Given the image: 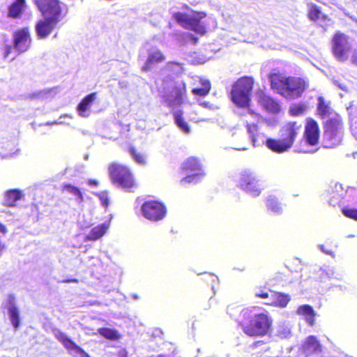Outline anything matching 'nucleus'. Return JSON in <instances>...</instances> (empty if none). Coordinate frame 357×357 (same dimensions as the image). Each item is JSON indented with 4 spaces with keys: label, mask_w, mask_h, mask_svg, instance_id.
<instances>
[{
    "label": "nucleus",
    "mask_w": 357,
    "mask_h": 357,
    "mask_svg": "<svg viewBox=\"0 0 357 357\" xmlns=\"http://www.w3.org/2000/svg\"><path fill=\"white\" fill-rule=\"evenodd\" d=\"M248 114L252 119L247 121V132L250 135L253 146L257 147L266 143V146L276 153L287 151L293 145L298 135L301 132V124L289 122L280 130V139L269 138L265 140L264 135L258 130L257 123L262 117L250 109H247Z\"/></svg>",
    "instance_id": "obj_1"
},
{
    "label": "nucleus",
    "mask_w": 357,
    "mask_h": 357,
    "mask_svg": "<svg viewBox=\"0 0 357 357\" xmlns=\"http://www.w3.org/2000/svg\"><path fill=\"white\" fill-rule=\"evenodd\" d=\"M43 18L36 24L38 38H46L61 20V8L58 0H35Z\"/></svg>",
    "instance_id": "obj_2"
},
{
    "label": "nucleus",
    "mask_w": 357,
    "mask_h": 357,
    "mask_svg": "<svg viewBox=\"0 0 357 357\" xmlns=\"http://www.w3.org/2000/svg\"><path fill=\"white\" fill-rule=\"evenodd\" d=\"M257 307L243 309L241 315L243 320L241 326L243 331L250 337H263L272 329L273 320L268 314L258 312Z\"/></svg>",
    "instance_id": "obj_3"
},
{
    "label": "nucleus",
    "mask_w": 357,
    "mask_h": 357,
    "mask_svg": "<svg viewBox=\"0 0 357 357\" xmlns=\"http://www.w3.org/2000/svg\"><path fill=\"white\" fill-rule=\"evenodd\" d=\"M271 86L286 99L292 100L301 96L308 83L300 77L274 75L271 77Z\"/></svg>",
    "instance_id": "obj_4"
},
{
    "label": "nucleus",
    "mask_w": 357,
    "mask_h": 357,
    "mask_svg": "<svg viewBox=\"0 0 357 357\" xmlns=\"http://www.w3.org/2000/svg\"><path fill=\"white\" fill-rule=\"evenodd\" d=\"M254 81L252 77H244L236 81L231 90L232 101L240 107L248 106Z\"/></svg>",
    "instance_id": "obj_5"
},
{
    "label": "nucleus",
    "mask_w": 357,
    "mask_h": 357,
    "mask_svg": "<svg viewBox=\"0 0 357 357\" xmlns=\"http://www.w3.org/2000/svg\"><path fill=\"white\" fill-rule=\"evenodd\" d=\"M109 173L112 182L124 189L130 190L135 186V182L130 169L118 163L109 167Z\"/></svg>",
    "instance_id": "obj_6"
},
{
    "label": "nucleus",
    "mask_w": 357,
    "mask_h": 357,
    "mask_svg": "<svg viewBox=\"0 0 357 357\" xmlns=\"http://www.w3.org/2000/svg\"><path fill=\"white\" fill-rule=\"evenodd\" d=\"M238 187L253 197H258L261 192V188L255 173L250 169H244L239 173Z\"/></svg>",
    "instance_id": "obj_7"
},
{
    "label": "nucleus",
    "mask_w": 357,
    "mask_h": 357,
    "mask_svg": "<svg viewBox=\"0 0 357 357\" xmlns=\"http://www.w3.org/2000/svg\"><path fill=\"white\" fill-rule=\"evenodd\" d=\"M185 84L182 81L178 82H171L169 85L164 86V99L167 105L174 110V107L183 102V96L185 94Z\"/></svg>",
    "instance_id": "obj_8"
},
{
    "label": "nucleus",
    "mask_w": 357,
    "mask_h": 357,
    "mask_svg": "<svg viewBox=\"0 0 357 357\" xmlns=\"http://www.w3.org/2000/svg\"><path fill=\"white\" fill-rule=\"evenodd\" d=\"M342 125L338 115H335L333 118L326 121L324 132L326 146L333 147L340 143L342 137Z\"/></svg>",
    "instance_id": "obj_9"
},
{
    "label": "nucleus",
    "mask_w": 357,
    "mask_h": 357,
    "mask_svg": "<svg viewBox=\"0 0 357 357\" xmlns=\"http://www.w3.org/2000/svg\"><path fill=\"white\" fill-rule=\"evenodd\" d=\"M174 19L184 28L192 30L199 34L205 33V27L201 22V20L205 17L202 13L186 14L176 13L174 15Z\"/></svg>",
    "instance_id": "obj_10"
},
{
    "label": "nucleus",
    "mask_w": 357,
    "mask_h": 357,
    "mask_svg": "<svg viewBox=\"0 0 357 357\" xmlns=\"http://www.w3.org/2000/svg\"><path fill=\"white\" fill-rule=\"evenodd\" d=\"M183 169L186 176L181 180V184L185 185L188 183H196L200 181L204 174L202 165L195 158H189L183 165Z\"/></svg>",
    "instance_id": "obj_11"
},
{
    "label": "nucleus",
    "mask_w": 357,
    "mask_h": 357,
    "mask_svg": "<svg viewBox=\"0 0 357 357\" xmlns=\"http://www.w3.org/2000/svg\"><path fill=\"white\" fill-rule=\"evenodd\" d=\"M352 43L343 33H336L333 39V52L339 61H347L351 52Z\"/></svg>",
    "instance_id": "obj_12"
},
{
    "label": "nucleus",
    "mask_w": 357,
    "mask_h": 357,
    "mask_svg": "<svg viewBox=\"0 0 357 357\" xmlns=\"http://www.w3.org/2000/svg\"><path fill=\"white\" fill-rule=\"evenodd\" d=\"M319 130L318 124L313 119H307L305 128L304 145H301L299 151L303 153H314L317 149H310L307 145L315 146L318 144Z\"/></svg>",
    "instance_id": "obj_13"
},
{
    "label": "nucleus",
    "mask_w": 357,
    "mask_h": 357,
    "mask_svg": "<svg viewBox=\"0 0 357 357\" xmlns=\"http://www.w3.org/2000/svg\"><path fill=\"white\" fill-rule=\"evenodd\" d=\"M143 215L151 221L162 220L166 214V208L160 202L157 201H147L141 208Z\"/></svg>",
    "instance_id": "obj_14"
},
{
    "label": "nucleus",
    "mask_w": 357,
    "mask_h": 357,
    "mask_svg": "<svg viewBox=\"0 0 357 357\" xmlns=\"http://www.w3.org/2000/svg\"><path fill=\"white\" fill-rule=\"evenodd\" d=\"M53 334L63 346L67 349L68 353L75 357H89L80 347L76 344L66 334L59 329H54Z\"/></svg>",
    "instance_id": "obj_15"
},
{
    "label": "nucleus",
    "mask_w": 357,
    "mask_h": 357,
    "mask_svg": "<svg viewBox=\"0 0 357 357\" xmlns=\"http://www.w3.org/2000/svg\"><path fill=\"white\" fill-rule=\"evenodd\" d=\"M301 352L304 357H322V346L315 336L310 335L303 341Z\"/></svg>",
    "instance_id": "obj_16"
},
{
    "label": "nucleus",
    "mask_w": 357,
    "mask_h": 357,
    "mask_svg": "<svg viewBox=\"0 0 357 357\" xmlns=\"http://www.w3.org/2000/svg\"><path fill=\"white\" fill-rule=\"evenodd\" d=\"M147 53L146 61L142 68L143 71L150 70L153 66L165 60V56L157 47L151 46L147 48Z\"/></svg>",
    "instance_id": "obj_17"
},
{
    "label": "nucleus",
    "mask_w": 357,
    "mask_h": 357,
    "mask_svg": "<svg viewBox=\"0 0 357 357\" xmlns=\"http://www.w3.org/2000/svg\"><path fill=\"white\" fill-rule=\"evenodd\" d=\"M5 308L8 311L9 318L15 330L20 326V310L16 305L15 298L9 295L5 302Z\"/></svg>",
    "instance_id": "obj_18"
},
{
    "label": "nucleus",
    "mask_w": 357,
    "mask_h": 357,
    "mask_svg": "<svg viewBox=\"0 0 357 357\" xmlns=\"http://www.w3.org/2000/svg\"><path fill=\"white\" fill-rule=\"evenodd\" d=\"M15 49L20 53L27 50L31 43L29 32L27 29H22L14 34Z\"/></svg>",
    "instance_id": "obj_19"
},
{
    "label": "nucleus",
    "mask_w": 357,
    "mask_h": 357,
    "mask_svg": "<svg viewBox=\"0 0 357 357\" xmlns=\"http://www.w3.org/2000/svg\"><path fill=\"white\" fill-rule=\"evenodd\" d=\"M192 93L195 96H205L211 90V83L208 79L204 77H194Z\"/></svg>",
    "instance_id": "obj_20"
},
{
    "label": "nucleus",
    "mask_w": 357,
    "mask_h": 357,
    "mask_svg": "<svg viewBox=\"0 0 357 357\" xmlns=\"http://www.w3.org/2000/svg\"><path fill=\"white\" fill-rule=\"evenodd\" d=\"M259 104L268 112L278 113L280 109V105L275 100L263 93L258 95Z\"/></svg>",
    "instance_id": "obj_21"
},
{
    "label": "nucleus",
    "mask_w": 357,
    "mask_h": 357,
    "mask_svg": "<svg viewBox=\"0 0 357 357\" xmlns=\"http://www.w3.org/2000/svg\"><path fill=\"white\" fill-rule=\"evenodd\" d=\"M317 114L322 119L329 118V119L333 118L335 115H337L331 109L330 102L326 101L321 96L318 98Z\"/></svg>",
    "instance_id": "obj_22"
},
{
    "label": "nucleus",
    "mask_w": 357,
    "mask_h": 357,
    "mask_svg": "<svg viewBox=\"0 0 357 357\" xmlns=\"http://www.w3.org/2000/svg\"><path fill=\"white\" fill-rule=\"evenodd\" d=\"M96 97V93H92L86 96L78 105L77 111L79 114L82 117H87L89 115L88 112L93 102L95 100Z\"/></svg>",
    "instance_id": "obj_23"
},
{
    "label": "nucleus",
    "mask_w": 357,
    "mask_h": 357,
    "mask_svg": "<svg viewBox=\"0 0 357 357\" xmlns=\"http://www.w3.org/2000/svg\"><path fill=\"white\" fill-rule=\"evenodd\" d=\"M109 227V222H104L93 227L86 236V238L89 241H96L100 238L106 233Z\"/></svg>",
    "instance_id": "obj_24"
},
{
    "label": "nucleus",
    "mask_w": 357,
    "mask_h": 357,
    "mask_svg": "<svg viewBox=\"0 0 357 357\" xmlns=\"http://www.w3.org/2000/svg\"><path fill=\"white\" fill-rule=\"evenodd\" d=\"M296 312L298 314L303 317L309 325H314L315 312L311 306L308 305H301L298 307Z\"/></svg>",
    "instance_id": "obj_25"
},
{
    "label": "nucleus",
    "mask_w": 357,
    "mask_h": 357,
    "mask_svg": "<svg viewBox=\"0 0 357 357\" xmlns=\"http://www.w3.org/2000/svg\"><path fill=\"white\" fill-rule=\"evenodd\" d=\"M174 121L179 129L185 134L190 132V127L188 123L183 118V112L180 109H174L173 111Z\"/></svg>",
    "instance_id": "obj_26"
},
{
    "label": "nucleus",
    "mask_w": 357,
    "mask_h": 357,
    "mask_svg": "<svg viewBox=\"0 0 357 357\" xmlns=\"http://www.w3.org/2000/svg\"><path fill=\"white\" fill-rule=\"evenodd\" d=\"M22 197L23 193L20 190L15 189L8 190L5 195L4 203L9 206H15L16 202L22 199Z\"/></svg>",
    "instance_id": "obj_27"
},
{
    "label": "nucleus",
    "mask_w": 357,
    "mask_h": 357,
    "mask_svg": "<svg viewBox=\"0 0 357 357\" xmlns=\"http://www.w3.org/2000/svg\"><path fill=\"white\" fill-rule=\"evenodd\" d=\"M267 209L275 215H280L282 213V207L278 199L275 197L270 196L266 199Z\"/></svg>",
    "instance_id": "obj_28"
},
{
    "label": "nucleus",
    "mask_w": 357,
    "mask_h": 357,
    "mask_svg": "<svg viewBox=\"0 0 357 357\" xmlns=\"http://www.w3.org/2000/svg\"><path fill=\"white\" fill-rule=\"evenodd\" d=\"M63 192L71 195L78 204H81L83 201V195L80 190L70 184H64L63 187Z\"/></svg>",
    "instance_id": "obj_29"
},
{
    "label": "nucleus",
    "mask_w": 357,
    "mask_h": 357,
    "mask_svg": "<svg viewBox=\"0 0 357 357\" xmlns=\"http://www.w3.org/2000/svg\"><path fill=\"white\" fill-rule=\"evenodd\" d=\"M100 335L110 340H117L121 337L120 333L115 329L101 328L98 330Z\"/></svg>",
    "instance_id": "obj_30"
},
{
    "label": "nucleus",
    "mask_w": 357,
    "mask_h": 357,
    "mask_svg": "<svg viewBox=\"0 0 357 357\" xmlns=\"http://www.w3.org/2000/svg\"><path fill=\"white\" fill-rule=\"evenodd\" d=\"M24 6V0H15V1L9 7V16L13 17L19 16Z\"/></svg>",
    "instance_id": "obj_31"
},
{
    "label": "nucleus",
    "mask_w": 357,
    "mask_h": 357,
    "mask_svg": "<svg viewBox=\"0 0 357 357\" xmlns=\"http://www.w3.org/2000/svg\"><path fill=\"white\" fill-rule=\"evenodd\" d=\"M273 296L275 301L274 306L276 307H284L290 301V296L287 294L274 292Z\"/></svg>",
    "instance_id": "obj_32"
},
{
    "label": "nucleus",
    "mask_w": 357,
    "mask_h": 357,
    "mask_svg": "<svg viewBox=\"0 0 357 357\" xmlns=\"http://www.w3.org/2000/svg\"><path fill=\"white\" fill-rule=\"evenodd\" d=\"M307 5L308 9V16L312 20H317L324 17V14L321 13L319 8L317 5L312 3H308Z\"/></svg>",
    "instance_id": "obj_33"
},
{
    "label": "nucleus",
    "mask_w": 357,
    "mask_h": 357,
    "mask_svg": "<svg viewBox=\"0 0 357 357\" xmlns=\"http://www.w3.org/2000/svg\"><path fill=\"white\" fill-rule=\"evenodd\" d=\"M130 153L138 164L142 165L146 162V155L144 153L137 152L134 148H130Z\"/></svg>",
    "instance_id": "obj_34"
},
{
    "label": "nucleus",
    "mask_w": 357,
    "mask_h": 357,
    "mask_svg": "<svg viewBox=\"0 0 357 357\" xmlns=\"http://www.w3.org/2000/svg\"><path fill=\"white\" fill-rule=\"evenodd\" d=\"M291 333V330L289 326L287 325H281L279 326L277 334L281 338H287L289 336Z\"/></svg>",
    "instance_id": "obj_35"
},
{
    "label": "nucleus",
    "mask_w": 357,
    "mask_h": 357,
    "mask_svg": "<svg viewBox=\"0 0 357 357\" xmlns=\"http://www.w3.org/2000/svg\"><path fill=\"white\" fill-rule=\"evenodd\" d=\"M306 109L307 107L305 105H295L291 107L290 112L291 113L292 115L298 116L303 114L305 112Z\"/></svg>",
    "instance_id": "obj_36"
},
{
    "label": "nucleus",
    "mask_w": 357,
    "mask_h": 357,
    "mask_svg": "<svg viewBox=\"0 0 357 357\" xmlns=\"http://www.w3.org/2000/svg\"><path fill=\"white\" fill-rule=\"evenodd\" d=\"M343 214L349 218L357 220V209L356 208H344L342 210Z\"/></svg>",
    "instance_id": "obj_37"
},
{
    "label": "nucleus",
    "mask_w": 357,
    "mask_h": 357,
    "mask_svg": "<svg viewBox=\"0 0 357 357\" xmlns=\"http://www.w3.org/2000/svg\"><path fill=\"white\" fill-rule=\"evenodd\" d=\"M271 291L267 289H258L255 291V296L259 298H266Z\"/></svg>",
    "instance_id": "obj_38"
},
{
    "label": "nucleus",
    "mask_w": 357,
    "mask_h": 357,
    "mask_svg": "<svg viewBox=\"0 0 357 357\" xmlns=\"http://www.w3.org/2000/svg\"><path fill=\"white\" fill-rule=\"evenodd\" d=\"M99 198L101 201L102 204L107 207L109 205V197L107 192H101L98 195Z\"/></svg>",
    "instance_id": "obj_39"
},
{
    "label": "nucleus",
    "mask_w": 357,
    "mask_h": 357,
    "mask_svg": "<svg viewBox=\"0 0 357 357\" xmlns=\"http://www.w3.org/2000/svg\"><path fill=\"white\" fill-rule=\"evenodd\" d=\"M168 67L169 68H175V71L176 73H179L180 72L182 71V67L180 64L178 63H168Z\"/></svg>",
    "instance_id": "obj_40"
},
{
    "label": "nucleus",
    "mask_w": 357,
    "mask_h": 357,
    "mask_svg": "<svg viewBox=\"0 0 357 357\" xmlns=\"http://www.w3.org/2000/svg\"><path fill=\"white\" fill-rule=\"evenodd\" d=\"M273 294H274V292H271L268 294V297L266 298V301L264 302V304L269 305H273L274 306V301H275L273 299Z\"/></svg>",
    "instance_id": "obj_41"
},
{
    "label": "nucleus",
    "mask_w": 357,
    "mask_h": 357,
    "mask_svg": "<svg viewBox=\"0 0 357 357\" xmlns=\"http://www.w3.org/2000/svg\"><path fill=\"white\" fill-rule=\"evenodd\" d=\"M321 274H324L328 278H331L334 273L333 270L330 268H327L326 269H321Z\"/></svg>",
    "instance_id": "obj_42"
},
{
    "label": "nucleus",
    "mask_w": 357,
    "mask_h": 357,
    "mask_svg": "<svg viewBox=\"0 0 357 357\" xmlns=\"http://www.w3.org/2000/svg\"><path fill=\"white\" fill-rule=\"evenodd\" d=\"M351 54H352L351 57V61L352 63L357 66V50H353L351 49Z\"/></svg>",
    "instance_id": "obj_43"
},
{
    "label": "nucleus",
    "mask_w": 357,
    "mask_h": 357,
    "mask_svg": "<svg viewBox=\"0 0 357 357\" xmlns=\"http://www.w3.org/2000/svg\"><path fill=\"white\" fill-rule=\"evenodd\" d=\"M8 232V229L6 227L5 225H3V223L0 222V233H1L2 234H7Z\"/></svg>",
    "instance_id": "obj_44"
},
{
    "label": "nucleus",
    "mask_w": 357,
    "mask_h": 357,
    "mask_svg": "<svg viewBox=\"0 0 357 357\" xmlns=\"http://www.w3.org/2000/svg\"><path fill=\"white\" fill-rule=\"evenodd\" d=\"M319 248H320L322 252H324V253H326V254H327V255H332L333 252H331V251H330V250H326V248H324V245H319Z\"/></svg>",
    "instance_id": "obj_45"
},
{
    "label": "nucleus",
    "mask_w": 357,
    "mask_h": 357,
    "mask_svg": "<svg viewBox=\"0 0 357 357\" xmlns=\"http://www.w3.org/2000/svg\"><path fill=\"white\" fill-rule=\"evenodd\" d=\"M334 82H335V84L336 85H337V86H338L341 89H342V90H344V91H347V89L346 86H344V85H343V84H340L338 81L335 80Z\"/></svg>",
    "instance_id": "obj_46"
},
{
    "label": "nucleus",
    "mask_w": 357,
    "mask_h": 357,
    "mask_svg": "<svg viewBox=\"0 0 357 357\" xmlns=\"http://www.w3.org/2000/svg\"><path fill=\"white\" fill-rule=\"evenodd\" d=\"M206 61V59L204 58L199 59L197 61H192V62L195 64H202Z\"/></svg>",
    "instance_id": "obj_47"
},
{
    "label": "nucleus",
    "mask_w": 357,
    "mask_h": 357,
    "mask_svg": "<svg viewBox=\"0 0 357 357\" xmlns=\"http://www.w3.org/2000/svg\"><path fill=\"white\" fill-rule=\"evenodd\" d=\"M63 122L60 120H57V121H52V122H47L46 124L47 125H58V124H62Z\"/></svg>",
    "instance_id": "obj_48"
},
{
    "label": "nucleus",
    "mask_w": 357,
    "mask_h": 357,
    "mask_svg": "<svg viewBox=\"0 0 357 357\" xmlns=\"http://www.w3.org/2000/svg\"><path fill=\"white\" fill-rule=\"evenodd\" d=\"M98 183V182L96 180H89V184H90V185H97Z\"/></svg>",
    "instance_id": "obj_49"
},
{
    "label": "nucleus",
    "mask_w": 357,
    "mask_h": 357,
    "mask_svg": "<svg viewBox=\"0 0 357 357\" xmlns=\"http://www.w3.org/2000/svg\"><path fill=\"white\" fill-rule=\"evenodd\" d=\"M211 277L212 278V283H214L215 281L218 280V279L216 276L211 275Z\"/></svg>",
    "instance_id": "obj_50"
},
{
    "label": "nucleus",
    "mask_w": 357,
    "mask_h": 357,
    "mask_svg": "<svg viewBox=\"0 0 357 357\" xmlns=\"http://www.w3.org/2000/svg\"><path fill=\"white\" fill-rule=\"evenodd\" d=\"M190 38H191V40H192V43H193L194 44H195V43H196V42H197V38H195L193 36H192V35H190Z\"/></svg>",
    "instance_id": "obj_51"
},
{
    "label": "nucleus",
    "mask_w": 357,
    "mask_h": 357,
    "mask_svg": "<svg viewBox=\"0 0 357 357\" xmlns=\"http://www.w3.org/2000/svg\"><path fill=\"white\" fill-rule=\"evenodd\" d=\"M199 105H203V106H204V107H208V102H204H204H199Z\"/></svg>",
    "instance_id": "obj_52"
},
{
    "label": "nucleus",
    "mask_w": 357,
    "mask_h": 357,
    "mask_svg": "<svg viewBox=\"0 0 357 357\" xmlns=\"http://www.w3.org/2000/svg\"><path fill=\"white\" fill-rule=\"evenodd\" d=\"M47 93V92L46 91H43L41 92V94H40V96L41 97H44L45 96H46V94Z\"/></svg>",
    "instance_id": "obj_53"
},
{
    "label": "nucleus",
    "mask_w": 357,
    "mask_h": 357,
    "mask_svg": "<svg viewBox=\"0 0 357 357\" xmlns=\"http://www.w3.org/2000/svg\"><path fill=\"white\" fill-rule=\"evenodd\" d=\"M9 53H10V51L9 50H7L6 53V55H5V57L6 58H9Z\"/></svg>",
    "instance_id": "obj_54"
},
{
    "label": "nucleus",
    "mask_w": 357,
    "mask_h": 357,
    "mask_svg": "<svg viewBox=\"0 0 357 357\" xmlns=\"http://www.w3.org/2000/svg\"><path fill=\"white\" fill-rule=\"evenodd\" d=\"M91 225V222H89L87 224H85L84 226L86 227H89Z\"/></svg>",
    "instance_id": "obj_55"
},
{
    "label": "nucleus",
    "mask_w": 357,
    "mask_h": 357,
    "mask_svg": "<svg viewBox=\"0 0 357 357\" xmlns=\"http://www.w3.org/2000/svg\"><path fill=\"white\" fill-rule=\"evenodd\" d=\"M76 281H77L76 280H68V282H76Z\"/></svg>",
    "instance_id": "obj_56"
},
{
    "label": "nucleus",
    "mask_w": 357,
    "mask_h": 357,
    "mask_svg": "<svg viewBox=\"0 0 357 357\" xmlns=\"http://www.w3.org/2000/svg\"><path fill=\"white\" fill-rule=\"evenodd\" d=\"M133 297H134V298H135V299H137V298H138V296H137V295H134V296H133Z\"/></svg>",
    "instance_id": "obj_57"
},
{
    "label": "nucleus",
    "mask_w": 357,
    "mask_h": 357,
    "mask_svg": "<svg viewBox=\"0 0 357 357\" xmlns=\"http://www.w3.org/2000/svg\"><path fill=\"white\" fill-rule=\"evenodd\" d=\"M247 149L243 148V149H238V150H246Z\"/></svg>",
    "instance_id": "obj_58"
},
{
    "label": "nucleus",
    "mask_w": 357,
    "mask_h": 357,
    "mask_svg": "<svg viewBox=\"0 0 357 357\" xmlns=\"http://www.w3.org/2000/svg\"><path fill=\"white\" fill-rule=\"evenodd\" d=\"M122 357H126V356H122Z\"/></svg>",
    "instance_id": "obj_59"
}]
</instances>
